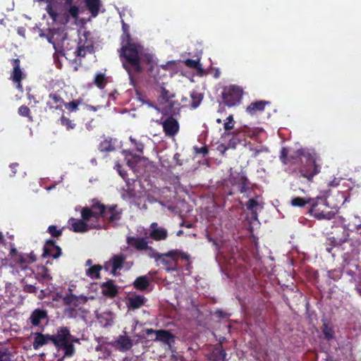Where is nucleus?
Masks as SVG:
<instances>
[{
	"label": "nucleus",
	"mask_w": 361,
	"mask_h": 361,
	"mask_svg": "<svg viewBox=\"0 0 361 361\" xmlns=\"http://www.w3.org/2000/svg\"><path fill=\"white\" fill-rule=\"evenodd\" d=\"M329 209V206L327 204L326 200L318 197L317 198H312L309 213L319 220H331L334 218L335 213L333 211L328 210Z\"/></svg>",
	"instance_id": "obj_4"
},
{
	"label": "nucleus",
	"mask_w": 361,
	"mask_h": 361,
	"mask_svg": "<svg viewBox=\"0 0 361 361\" xmlns=\"http://www.w3.org/2000/svg\"><path fill=\"white\" fill-rule=\"evenodd\" d=\"M145 332L147 336H149L152 334H155L156 337L154 339V341L162 342L169 346H171V345L175 343V335L168 330H154L153 329H147Z\"/></svg>",
	"instance_id": "obj_9"
},
{
	"label": "nucleus",
	"mask_w": 361,
	"mask_h": 361,
	"mask_svg": "<svg viewBox=\"0 0 361 361\" xmlns=\"http://www.w3.org/2000/svg\"><path fill=\"white\" fill-rule=\"evenodd\" d=\"M94 82L99 89H104L107 83V78L104 73H97L95 75Z\"/></svg>",
	"instance_id": "obj_32"
},
{
	"label": "nucleus",
	"mask_w": 361,
	"mask_h": 361,
	"mask_svg": "<svg viewBox=\"0 0 361 361\" xmlns=\"http://www.w3.org/2000/svg\"><path fill=\"white\" fill-rule=\"evenodd\" d=\"M157 223H152L151 225V227L152 228V230L150 232V237L154 239V240L159 241L162 240L166 239L168 236V233L166 229L164 228H157Z\"/></svg>",
	"instance_id": "obj_23"
},
{
	"label": "nucleus",
	"mask_w": 361,
	"mask_h": 361,
	"mask_svg": "<svg viewBox=\"0 0 361 361\" xmlns=\"http://www.w3.org/2000/svg\"><path fill=\"white\" fill-rule=\"evenodd\" d=\"M68 14L75 19H77L79 16V7L75 5L68 6Z\"/></svg>",
	"instance_id": "obj_52"
},
{
	"label": "nucleus",
	"mask_w": 361,
	"mask_h": 361,
	"mask_svg": "<svg viewBox=\"0 0 361 361\" xmlns=\"http://www.w3.org/2000/svg\"><path fill=\"white\" fill-rule=\"evenodd\" d=\"M231 183L233 185L237 186L238 190L240 193H247L251 189V183L243 173H238L237 176H233L231 179Z\"/></svg>",
	"instance_id": "obj_13"
},
{
	"label": "nucleus",
	"mask_w": 361,
	"mask_h": 361,
	"mask_svg": "<svg viewBox=\"0 0 361 361\" xmlns=\"http://www.w3.org/2000/svg\"><path fill=\"white\" fill-rule=\"evenodd\" d=\"M130 141L134 144L136 150L140 153H143L144 149V145L142 142H137L135 138L133 137H130Z\"/></svg>",
	"instance_id": "obj_54"
},
{
	"label": "nucleus",
	"mask_w": 361,
	"mask_h": 361,
	"mask_svg": "<svg viewBox=\"0 0 361 361\" xmlns=\"http://www.w3.org/2000/svg\"><path fill=\"white\" fill-rule=\"evenodd\" d=\"M59 120L61 125L65 127L67 130H73L76 127L74 121L66 117L64 114L61 115Z\"/></svg>",
	"instance_id": "obj_33"
},
{
	"label": "nucleus",
	"mask_w": 361,
	"mask_h": 361,
	"mask_svg": "<svg viewBox=\"0 0 361 361\" xmlns=\"http://www.w3.org/2000/svg\"><path fill=\"white\" fill-rule=\"evenodd\" d=\"M38 272L37 275L41 277L42 279L51 280L52 277L49 274V269L44 266H42Z\"/></svg>",
	"instance_id": "obj_46"
},
{
	"label": "nucleus",
	"mask_w": 361,
	"mask_h": 361,
	"mask_svg": "<svg viewBox=\"0 0 361 361\" xmlns=\"http://www.w3.org/2000/svg\"><path fill=\"white\" fill-rule=\"evenodd\" d=\"M218 353H219V357L223 361H226V357L227 354H226L225 350L224 349V348L222 347V345H220L219 348H218Z\"/></svg>",
	"instance_id": "obj_59"
},
{
	"label": "nucleus",
	"mask_w": 361,
	"mask_h": 361,
	"mask_svg": "<svg viewBox=\"0 0 361 361\" xmlns=\"http://www.w3.org/2000/svg\"><path fill=\"white\" fill-rule=\"evenodd\" d=\"M68 291L70 292V293L66 294L63 298V302L66 306H68V307L72 306V307H70L68 309V311L72 312L75 311V307H78L80 304L85 303L87 302V297L84 296V295L78 296V295L73 294L71 293L72 289L70 288H68Z\"/></svg>",
	"instance_id": "obj_11"
},
{
	"label": "nucleus",
	"mask_w": 361,
	"mask_h": 361,
	"mask_svg": "<svg viewBox=\"0 0 361 361\" xmlns=\"http://www.w3.org/2000/svg\"><path fill=\"white\" fill-rule=\"evenodd\" d=\"M120 56L123 59V66L129 75L130 83L135 85V75L143 71V65H148V71L152 73L154 68L158 69L153 56L145 53L140 44L121 47Z\"/></svg>",
	"instance_id": "obj_1"
},
{
	"label": "nucleus",
	"mask_w": 361,
	"mask_h": 361,
	"mask_svg": "<svg viewBox=\"0 0 361 361\" xmlns=\"http://www.w3.org/2000/svg\"><path fill=\"white\" fill-rule=\"evenodd\" d=\"M18 166V163H13L10 165V168L11 169L12 174L11 176H14L17 172V167Z\"/></svg>",
	"instance_id": "obj_63"
},
{
	"label": "nucleus",
	"mask_w": 361,
	"mask_h": 361,
	"mask_svg": "<svg viewBox=\"0 0 361 361\" xmlns=\"http://www.w3.org/2000/svg\"><path fill=\"white\" fill-rule=\"evenodd\" d=\"M11 353L8 348L0 347V361H11Z\"/></svg>",
	"instance_id": "obj_44"
},
{
	"label": "nucleus",
	"mask_w": 361,
	"mask_h": 361,
	"mask_svg": "<svg viewBox=\"0 0 361 361\" xmlns=\"http://www.w3.org/2000/svg\"><path fill=\"white\" fill-rule=\"evenodd\" d=\"M280 160L286 165L300 164L298 168L300 176L310 182L312 181L314 176L321 170V166L317 164L316 159L310 154H306L303 149L289 154L288 149L283 147L281 150Z\"/></svg>",
	"instance_id": "obj_2"
},
{
	"label": "nucleus",
	"mask_w": 361,
	"mask_h": 361,
	"mask_svg": "<svg viewBox=\"0 0 361 361\" xmlns=\"http://www.w3.org/2000/svg\"><path fill=\"white\" fill-rule=\"evenodd\" d=\"M322 332L324 334V338L327 341L331 340L334 338L335 334L334 329L326 323H324L322 326Z\"/></svg>",
	"instance_id": "obj_38"
},
{
	"label": "nucleus",
	"mask_w": 361,
	"mask_h": 361,
	"mask_svg": "<svg viewBox=\"0 0 361 361\" xmlns=\"http://www.w3.org/2000/svg\"><path fill=\"white\" fill-rule=\"evenodd\" d=\"M71 229L75 233H84L90 229V223L82 219H71Z\"/></svg>",
	"instance_id": "obj_22"
},
{
	"label": "nucleus",
	"mask_w": 361,
	"mask_h": 361,
	"mask_svg": "<svg viewBox=\"0 0 361 361\" xmlns=\"http://www.w3.org/2000/svg\"><path fill=\"white\" fill-rule=\"evenodd\" d=\"M270 102L259 100L250 103L246 107V112L251 115H255L257 112H262L267 105H269Z\"/></svg>",
	"instance_id": "obj_21"
},
{
	"label": "nucleus",
	"mask_w": 361,
	"mask_h": 361,
	"mask_svg": "<svg viewBox=\"0 0 361 361\" xmlns=\"http://www.w3.org/2000/svg\"><path fill=\"white\" fill-rule=\"evenodd\" d=\"M191 102L190 107L192 109L197 108L203 99V94L197 91H192L190 93Z\"/></svg>",
	"instance_id": "obj_31"
},
{
	"label": "nucleus",
	"mask_w": 361,
	"mask_h": 361,
	"mask_svg": "<svg viewBox=\"0 0 361 361\" xmlns=\"http://www.w3.org/2000/svg\"><path fill=\"white\" fill-rule=\"evenodd\" d=\"M46 104L49 110H62L65 102L60 94L54 92L49 94V99Z\"/></svg>",
	"instance_id": "obj_18"
},
{
	"label": "nucleus",
	"mask_w": 361,
	"mask_h": 361,
	"mask_svg": "<svg viewBox=\"0 0 361 361\" xmlns=\"http://www.w3.org/2000/svg\"><path fill=\"white\" fill-rule=\"evenodd\" d=\"M243 94L242 88L237 85H230L224 89L222 92L223 102L228 107L234 106L240 102Z\"/></svg>",
	"instance_id": "obj_5"
},
{
	"label": "nucleus",
	"mask_w": 361,
	"mask_h": 361,
	"mask_svg": "<svg viewBox=\"0 0 361 361\" xmlns=\"http://www.w3.org/2000/svg\"><path fill=\"white\" fill-rule=\"evenodd\" d=\"M215 315L219 318H224V317H227L228 314L226 313H225L224 311H222L221 310H217L215 312Z\"/></svg>",
	"instance_id": "obj_62"
},
{
	"label": "nucleus",
	"mask_w": 361,
	"mask_h": 361,
	"mask_svg": "<svg viewBox=\"0 0 361 361\" xmlns=\"http://www.w3.org/2000/svg\"><path fill=\"white\" fill-rule=\"evenodd\" d=\"M122 31L123 32H130V26L127 23L122 20Z\"/></svg>",
	"instance_id": "obj_64"
},
{
	"label": "nucleus",
	"mask_w": 361,
	"mask_h": 361,
	"mask_svg": "<svg viewBox=\"0 0 361 361\" xmlns=\"http://www.w3.org/2000/svg\"><path fill=\"white\" fill-rule=\"evenodd\" d=\"M126 259V256L123 254L115 255L111 258L112 269L111 273L115 274L117 270H120Z\"/></svg>",
	"instance_id": "obj_26"
},
{
	"label": "nucleus",
	"mask_w": 361,
	"mask_h": 361,
	"mask_svg": "<svg viewBox=\"0 0 361 361\" xmlns=\"http://www.w3.org/2000/svg\"><path fill=\"white\" fill-rule=\"evenodd\" d=\"M18 113L21 116L29 117L30 118H32V116H30V110L27 106H20L18 109Z\"/></svg>",
	"instance_id": "obj_51"
},
{
	"label": "nucleus",
	"mask_w": 361,
	"mask_h": 361,
	"mask_svg": "<svg viewBox=\"0 0 361 361\" xmlns=\"http://www.w3.org/2000/svg\"><path fill=\"white\" fill-rule=\"evenodd\" d=\"M49 338H51V335L49 334H43L40 332H37L32 343L33 348L37 350L42 345H46L50 341Z\"/></svg>",
	"instance_id": "obj_25"
},
{
	"label": "nucleus",
	"mask_w": 361,
	"mask_h": 361,
	"mask_svg": "<svg viewBox=\"0 0 361 361\" xmlns=\"http://www.w3.org/2000/svg\"><path fill=\"white\" fill-rule=\"evenodd\" d=\"M49 316L47 310L37 308L34 310L29 317V322L33 326L40 327L42 326V322L48 321Z\"/></svg>",
	"instance_id": "obj_17"
},
{
	"label": "nucleus",
	"mask_w": 361,
	"mask_h": 361,
	"mask_svg": "<svg viewBox=\"0 0 361 361\" xmlns=\"http://www.w3.org/2000/svg\"><path fill=\"white\" fill-rule=\"evenodd\" d=\"M47 231L50 233L52 237L58 238L62 235V230L58 229L54 225L49 226Z\"/></svg>",
	"instance_id": "obj_48"
},
{
	"label": "nucleus",
	"mask_w": 361,
	"mask_h": 361,
	"mask_svg": "<svg viewBox=\"0 0 361 361\" xmlns=\"http://www.w3.org/2000/svg\"><path fill=\"white\" fill-rule=\"evenodd\" d=\"M128 307L130 310H137L145 303L146 298L143 295H135L128 298Z\"/></svg>",
	"instance_id": "obj_24"
},
{
	"label": "nucleus",
	"mask_w": 361,
	"mask_h": 361,
	"mask_svg": "<svg viewBox=\"0 0 361 361\" xmlns=\"http://www.w3.org/2000/svg\"><path fill=\"white\" fill-rule=\"evenodd\" d=\"M343 237L341 238L332 237H328L326 239V242L324 243L325 250L331 253L333 256L334 254L332 253L334 248L341 249L342 245L347 243L348 240V233L344 229L343 230Z\"/></svg>",
	"instance_id": "obj_10"
},
{
	"label": "nucleus",
	"mask_w": 361,
	"mask_h": 361,
	"mask_svg": "<svg viewBox=\"0 0 361 361\" xmlns=\"http://www.w3.org/2000/svg\"><path fill=\"white\" fill-rule=\"evenodd\" d=\"M84 2L91 16L95 18L99 13L101 6L100 0H84Z\"/></svg>",
	"instance_id": "obj_27"
},
{
	"label": "nucleus",
	"mask_w": 361,
	"mask_h": 361,
	"mask_svg": "<svg viewBox=\"0 0 361 361\" xmlns=\"http://www.w3.org/2000/svg\"><path fill=\"white\" fill-rule=\"evenodd\" d=\"M27 261L30 264H32L35 262L37 260L36 255L34 254L33 252H31L29 254H25Z\"/></svg>",
	"instance_id": "obj_60"
},
{
	"label": "nucleus",
	"mask_w": 361,
	"mask_h": 361,
	"mask_svg": "<svg viewBox=\"0 0 361 361\" xmlns=\"http://www.w3.org/2000/svg\"><path fill=\"white\" fill-rule=\"evenodd\" d=\"M235 121L233 120V116L230 115L226 118V122L224 124V130H226L225 134L229 130H232L234 127Z\"/></svg>",
	"instance_id": "obj_45"
},
{
	"label": "nucleus",
	"mask_w": 361,
	"mask_h": 361,
	"mask_svg": "<svg viewBox=\"0 0 361 361\" xmlns=\"http://www.w3.org/2000/svg\"><path fill=\"white\" fill-rule=\"evenodd\" d=\"M122 216V209H119L117 204L106 206L103 220L107 221L109 224H114L119 221Z\"/></svg>",
	"instance_id": "obj_16"
},
{
	"label": "nucleus",
	"mask_w": 361,
	"mask_h": 361,
	"mask_svg": "<svg viewBox=\"0 0 361 361\" xmlns=\"http://www.w3.org/2000/svg\"><path fill=\"white\" fill-rule=\"evenodd\" d=\"M75 54L78 56H82L84 57L85 55V49L82 47H78L77 50L75 51Z\"/></svg>",
	"instance_id": "obj_61"
},
{
	"label": "nucleus",
	"mask_w": 361,
	"mask_h": 361,
	"mask_svg": "<svg viewBox=\"0 0 361 361\" xmlns=\"http://www.w3.org/2000/svg\"><path fill=\"white\" fill-rule=\"evenodd\" d=\"M185 64L191 68H197L200 66V62L198 60H194V59H187L185 61Z\"/></svg>",
	"instance_id": "obj_55"
},
{
	"label": "nucleus",
	"mask_w": 361,
	"mask_h": 361,
	"mask_svg": "<svg viewBox=\"0 0 361 361\" xmlns=\"http://www.w3.org/2000/svg\"><path fill=\"white\" fill-rule=\"evenodd\" d=\"M106 205L102 204L97 200H93L90 207H83L81 210V217L83 220L90 223L91 228L101 229L103 228L99 219H103L105 214Z\"/></svg>",
	"instance_id": "obj_3"
},
{
	"label": "nucleus",
	"mask_w": 361,
	"mask_h": 361,
	"mask_svg": "<svg viewBox=\"0 0 361 361\" xmlns=\"http://www.w3.org/2000/svg\"><path fill=\"white\" fill-rule=\"evenodd\" d=\"M126 243L129 246L134 247L139 251L148 248V242L145 238L128 236L126 238Z\"/></svg>",
	"instance_id": "obj_19"
},
{
	"label": "nucleus",
	"mask_w": 361,
	"mask_h": 361,
	"mask_svg": "<svg viewBox=\"0 0 361 361\" xmlns=\"http://www.w3.org/2000/svg\"><path fill=\"white\" fill-rule=\"evenodd\" d=\"M82 102V99L79 98L73 99L69 102H65L64 106L70 112H76L78 110V106Z\"/></svg>",
	"instance_id": "obj_35"
},
{
	"label": "nucleus",
	"mask_w": 361,
	"mask_h": 361,
	"mask_svg": "<svg viewBox=\"0 0 361 361\" xmlns=\"http://www.w3.org/2000/svg\"><path fill=\"white\" fill-rule=\"evenodd\" d=\"M61 255V249L56 245L54 240L49 239L46 241L43 247L44 257H52L57 259Z\"/></svg>",
	"instance_id": "obj_15"
},
{
	"label": "nucleus",
	"mask_w": 361,
	"mask_h": 361,
	"mask_svg": "<svg viewBox=\"0 0 361 361\" xmlns=\"http://www.w3.org/2000/svg\"><path fill=\"white\" fill-rule=\"evenodd\" d=\"M312 202L311 197H295L292 198L290 204L294 207L304 208L307 204L310 206Z\"/></svg>",
	"instance_id": "obj_29"
},
{
	"label": "nucleus",
	"mask_w": 361,
	"mask_h": 361,
	"mask_svg": "<svg viewBox=\"0 0 361 361\" xmlns=\"http://www.w3.org/2000/svg\"><path fill=\"white\" fill-rule=\"evenodd\" d=\"M47 13L49 15V16L53 19V20H56L57 17H58V13L56 12H55L52 8L49 6H47Z\"/></svg>",
	"instance_id": "obj_57"
},
{
	"label": "nucleus",
	"mask_w": 361,
	"mask_h": 361,
	"mask_svg": "<svg viewBox=\"0 0 361 361\" xmlns=\"http://www.w3.org/2000/svg\"><path fill=\"white\" fill-rule=\"evenodd\" d=\"M102 294L108 298L115 297L118 290L117 286L114 284V281L110 279L104 282L100 286Z\"/></svg>",
	"instance_id": "obj_20"
},
{
	"label": "nucleus",
	"mask_w": 361,
	"mask_h": 361,
	"mask_svg": "<svg viewBox=\"0 0 361 361\" xmlns=\"http://www.w3.org/2000/svg\"><path fill=\"white\" fill-rule=\"evenodd\" d=\"M147 255L150 258H153L155 261H159L162 258V253L158 252L156 250H154L152 247L148 245V248H146Z\"/></svg>",
	"instance_id": "obj_43"
},
{
	"label": "nucleus",
	"mask_w": 361,
	"mask_h": 361,
	"mask_svg": "<svg viewBox=\"0 0 361 361\" xmlns=\"http://www.w3.org/2000/svg\"><path fill=\"white\" fill-rule=\"evenodd\" d=\"M61 348L65 350L64 356L66 357H72L75 353L74 345L72 343H69L68 342Z\"/></svg>",
	"instance_id": "obj_47"
},
{
	"label": "nucleus",
	"mask_w": 361,
	"mask_h": 361,
	"mask_svg": "<svg viewBox=\"0 0 361 361\" xmlns=\"http://www.w3.org/2000/svg\"><path fill=\"white\" fill-rule=\"evenodd\" d=\"M250 150L252 152L251 157L252 158H256L261 152L267 151V149L262 146H260L259 148L250 147Z\"/></svg>",
	"instance_id": "obj_53"
},
{
	"label": "nucleus",
	"mask_w": 361,
	"mask_h": 361,
	"mask_svg": "<svg viewBox=\"0 0 361 361\" xmlns=\"http://www.w3.org/2000/svg\"><path fill=\"white\" fill-rule=\"evenodd\" d=\"M101 269L102 266L99 264L92 266L87 270V274L91 278L99 279Z\"/></svg>",
	"instance_id": "obj_37"
},
{
	"label": "nucleus",
	"mask_w": 361,
	"mask_h": 361,
	"mask_svg": "<svg viewBox=\"0 0 361 361\" xmlns=\"http://www.w3.org/2000/svg\"><path fill=\"white\" fill-rule=\"evenodd\" d=\"M166 257H162L160 261L161 264L165 267V269L167 271H173L177 270V265L178 264L176 262H173V261L170 259H166Z\"/></svg>",
	"instance_id": "obj_36"
},
{
	"label": "nucleus",
	"mask_w": 361,
	"mask_h": 361,
	"mask_svg": "<svg viewBox=\"0 0 361 361\" xmlns=\"http://www.w3.org/2000/svg\"><path fill=\"white\" fill-rule=\"evenodd\" d=\"M23 290L29 293H36L37 288L35 286L31 284H25L23 287Z\"/></svg>",
	"instance_id": "obj_56"
},
{
	"label": "nucleus",
	"mask_w": 361,
	"mask_h": 361,
	"mask_svg": "<svg viewBox=\"0 0 361 361\" xmlns=\"http://www.w3.org/2000/svg\"><path fill=\"white\" fill-rule=\"evenodd\" d=\"M328 276L330 279L336 281H338L342 276V271L339 269H334L328 271Z\"/></svg>",
	"instance_id": "obj_49"
},
{
	"label": "nucleus",
	"mask_w": 361,
	"mask_h": 361,
	"mask_svg": "<svg viewBox=\"0 0 361 361\" xmlns=\"http://www.w3.org/2000/svg\"><path fill=\"white\" fill-rule=\"evenodd\" d=\"M15 265H18L22 268L25 267L30 263L27 261L25 254L20 253L19 255L13 260Z\"/></svg>",
	"instance_id": "obj_40"
},
{
	"label": "nucleus",
	"mask_w": 361,
	"mask_h": 361,
	"mask_svg": "<svg viewBox=\"0 0 361 361\" xmlns=\"http://www.w3.org/2000/svg\"><path fill=\"white\" fill-rule=\"evenodd\" d=\"M99 149L101 152H111L114 149V147L111 141L104 140L99 143Z\"/></svg>",
	"instance_id": "obj_42"
},
{
	"label": "nucleus",
	"mask_w": 361,
	"mask_h": 361,
	"mask_svg": "<svg viewBox=\"0 0 361 361\" xmlns=\"http://www.w3.org/2000/svg\"><path fill=\"white\" fill-rule=\"evenodd\" d=\"M162 128L165 135L169 137H174L180 130L179 123L172 116L166 118L162 123Z\"/></svg>",
	"instance_id": "obj_12"
},
{
	"label": "nucleus",
	"mask_w": 361,
	"mask_h": 361,
	"mask_svg": "<svg viewBox=\"0 0 361 361\" xmlns=\"http://www.w3.org/2000/svg\"><path fill=\"white\" fill-rule=\"evenodd\" d=\"M227 135H231V138L228 142V147L235 149L239 144L245 142L246 137H252L255 135L253 132L247 127L235 130L233 132L226 133Z\"/></svg>",
	"instance_id": "obj_7"
},
{
	"label": "nucleus",
	"mask_w": 361,
	"mask_h": 361,
	"mask_svg": "<svg viewBox=\"0 0 361 361\" xmlns=\"http://www.w3.org/2000/svg\"><path fill=\"white\" fill-rule=\"evenodd\" d=\"M121 47L136 44L133 42L130 32H123L121 36Z\"/></svg>",
	"instance_id": "obj_41"
},
{
	"label": "nucleus",
	"mask_w": 361,
	"mask_h": 361,
	"mask_svg": "<svg viewBox=\"0 0 361 361\" xmlns=\"http://www.w3.org/2000/svg\"><path fill=\"white\" fill-rule=\"evenodd\" d=\"M9 255L13 262L17 257V256L19 255V253L18 252L17 249L14 246L11 247V248L10 250Z\"/></svg>",
	"instance_id": "obj_58"
},
{
	"label": "nucleus",
	"mask_w": 361,
	"mask_h": 361,
	"mask_svg": "<svg viewBox=\"0 0 361 361\" xmlns=\"http://www.w3.org/2000/svg\"><path fill=\"white\" fill-rule=\"evenodd\" d=\"M159 95L158 97V101L162 105H166L169 107V110L172 111L175 105H178V102H175L173 99L176 97V94L169 92L166 89L164 83L159 84Z\"/></svg>",
	"instance_id": "obj_8"
},
{
	"label": "nucleus",
	"mask_w": 361,
	"mask_h": 361,
	"mask_svg": "<svg viewBox=\"0 0 361 361\" xmlns=\"http://www.w3.org/2000/svg\"><path fill=\"white\" fill-rule=\"evenodd\" d=\"M193 151L195 155L202 154V157H206L209 154V149L207 145L202 147H193Z\"/></svg>",
	"instance_id": "obj_50"
},
{
	"label": "nucleus",
	"mask_w": 361,
	"mask_h": 361,
	"mask_svg": "<svg viewBox=\"0 0 361 361\" xmlns=\"http://www.w3.org/2000/svg\"><path fill=\"white\" fill-rule=\"evenodd\" d=\"M259 205V203L257 200L252 198L250 199L245 204V207L247 210L251 212L252 216L255 219H257V212L256 210V207Z\"/></svg>",
	"instance_id": "obj_34"
},
{
	"label": "nucleus",
	"mask_w": 361,
	"mask_h": 361,
	"mask_svg": "<svg viewBox=\"0 0 361 361\" xmlns=\"http://www.w3.org/2000/svg\"><path fill=\"white\" fill-rule=\"evenodd\" d=\"M13 69L11 71L9 79L16 85V88L20 92L23 91L22 81L26 78V73L21 68L20 61L19 59H13L11 60Z\"/></svg>",
	"instance_id": "obj_6"
},
{
	"label": "nucleus",
	"mask_w": 361,
	"mask_h": 361,
	"mask_svg": "<svg viewBox=\"0 0 361 361\" xmlns=\"http://www.w3.org/2000/svg\"><path fill=\"white\" fill-rule=\"evenodd\" d=\"M162 257H169L171 258V261L177 263L178 259L180 258V250H171L166 253H162Z\"/></svg>",
	"instance_id": "obj_39"
},
{
	"label": "nucleus",
	"mask_w": 361,
	"mask_h": 361,
	"mask_svg": "<svg viewBox=\"0 0 361 361\" xmlns=\"http://www.w3.org/2000/svg\"><path fill=\"white\" fill-rule=\"evenodd\" d=\"M50 341H51L57 348H61L65 345L71 338V334L67 327H61L59 334L51 335Z\"/></svg>",
	"instance_id": "obj_14"
},
{
	"label": "nucleus",
	"mask_w": 361,
	"mask_h": 361,
	"mask_svg": "<svg viewBox=\"0 0 361 361\" xmlns=\"http://www.w3.org/2000/svg\"><path fill=\"white\" fill-rule=\"evenodd\" d=\"M133 286L137 290H145L149 287V282L146 276H141L135 280Z\"/></svg>",
	"instance_id": "obj_30"
},
{
	"label": "nucleus",
	"mask_w": 361,
	"mask_h": 361,
	"mask_svg": "<svg viewBox=\"0 0 361 361\" xmlns=\"http://www.w3.org/2000/svg\"><path fill=\"white\" fill-rule=\"evenodd\" d=\"M116 343L119 345V350L122 352L130 350L133 346L131 339L127 336H119Z\"/></svg>",
	"instance_id": "obj_28"
}]
</instances>
